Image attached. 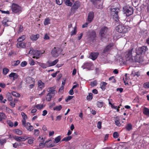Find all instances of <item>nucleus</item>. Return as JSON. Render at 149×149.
Masks as SVG:
<instances>
[{"mask_svg":"<svg viewBox=\"0 0 149 149\" xmlns=\"http://www.w3.org/2000/svg\"><path fill=\"white\" fill-rule=\"evenodd\" d=\"M144 114L146 116L149 115V109L146 107H145L143 111Z\"/></svg>","mask_w":149,"mask_h":149,"instance_id":"obj_28","label":"nucleus"},{"mask_svg":"<svg viewBox=\"0 0 149 149\" xmlns=\"http://www.w3.org/2000/svg\"><path fill=\"white\" fill-rule=\"evenodd\" d=\"M7 96L8 100L10 101H12L13 100V98L11 95L9 94V95H7Z\"/></svg>","mask_w":149,"mask_h":149,"instance_id":"obj_57","label":"nucleus"},{"mask_svg":"<svg viewBox=\"0 0 149 149\" xmlns=\"http://www.w3.org/2000/svg\"><path fill=\"white\" fill-rule=\"evenodd\" d=\"M109 31V28L106 26H103L101 28L99 35L101 38V39L107 37L108 35Z\"/></svg>","mask_w":149,"mask_h":149,"instance_id":"obj_1","label":"nucleus"},{"mask_svg":"<svg viewBox=\"0 0 149 149\" xmlns=\"http://www.w3.org/2000/svg\"><path fill=\"white\" fill-rule=\"evenodd\" d=\"M19 146V145L17 143H15L13 144V146L14 148H17Z\"/></svg>","mask_w":149,"mask_h":149,"instance_id":"obj_63","label":"nucleus"},{"mask_svg":"<svg viewBox=\"0 0 149 149\" xmlns=\"http://www.w3.org/2000/svg\"><path fill=\"white\" fill-rule=\"evenodd\" d=\"M9 71V70L6 68H4L3 69V73L4 75H6Z\"/></svg>","mask_w":149,"mask_h":149,"instance_id":"obj_41","label":"nucleus"},{"mask_svg":"<svg viewBox=\"0 0 149 149\" xmlns=\"http://www.w3.org/2000/svg\"><path fill=\"white\" fill-rule=\"evenodd\" d=\"M43 53H42L40 51L33 50L32 48L31 49L29 53V54H32L33 55V56L32 57L33 58L36 59L39 58L40 54Z\"/></svg>","mask_w":149,"mask_h":149,"instance_id":"obj_4","label":"nucleus"},{"mask_svg":"<svg viewBox=\"0 0 149 149\" xmlns=\"http://www.w3.org/2000/svg\"><path fill=\"white\" fill-rule=\"evenodd\" d=\"M13 138L16 141L18 142H20V137L18 136H15L13 137Z\"/></svg>","mask_w":149,"mask_h":149,"instance_id":"obj_52","label":"nucleus"},{"mask_svg":"<svg viewBox=\"0 0 149 149\" xmlns=\"http://www.w3.org/2000/svg\"><path fill=\"white\" fill-rule=\"evenodd\" d=\"M61 136H59L56 137L54 140L53 142L54 143H58L61 140Z\"/></svg>","mask_w":149,"mask_h":149,"instance_id":"obj_27","label":"nucleus"},{"mask_svg":"<svg viewBox=\"0 0 149 149\" xmlns=\"http://www.w3.org/2000/svg\"><path fill=\"white\" fill-rule=\"evenodd\" d=\"M39 37L38 34L36 35H32L30 37L31 39L33 41L36 40Z\"/></svg>","mask_w":149,"mask_h":149,"instance_id":"obj_20","label":"nucleus"},{"mask_svg":"<svg viewBox=\"0 0 149 149\" xmlns=\"http://www.w3.org/2000/svg\"><path fill=\"white\" fill-rule=\"evenodd\" d=\"M147 49V47L146 46H143L138 48V50L136 51L137 54L139 55L144 53Z\"/></svg>","mask_w":149,"mask_h":149,"instance_id":"obj_11","label":"nucleus"},{"mask_svg":"<svg viewBox=\"0 0 149 149\" xmlns=\"http://www.w3.org/2000/svg\"><path fill=\"white\" fill-rule=\"evenodd\" d=\"M11 8L13 12L15 13H17L21 11V8L19 5L13 3L12 6Z\"/></svg>","mask_w":149,"mask_h":149,"instance_id":"obj_9","label":"nucleus"},{"mask_svg":"<svg viewBox=\"0 0 149 149\" xmlns=\"http://www.w3.org/2000/svg\"><path fill=\"white\" fill-rule=\"evenodd\" d=\"M126 129L128 131H130L132 129V125L130 123L127 124Z\"/></svg>","mask_w":149,"mask_h":149,"instance_id":"obj_29","label":"nucleus"},{"mask_svg":"<svg viewBox=\"0 0 149 149\" xmlns=\"http://www.w3.org/2000/svg\"><path fill=\"white\" fill-rule=\"evenodd\" d=\"M55 88L53 87L50 88H49V91H48L49 93L47 94L46 96V100L48 101H50L51 100L52 98L55 94Z\"/></svg>","mask_w":149,"mask_h":149,"instance_id":"obj_3","label":"nucleus"},{"mask_svg":"<svg viewBox=\"0 0 149 149\" xmlns=\"http://www.w3.org/2000/svg\"><path fill=\"white\" fill-rule=\"evenodd\" d=\"M40 133V131L39 130H35L34 131V134L36 136H38Z\"/></svg>","mask_w":149,"mask_h":149,"instance_id":"obj_47","label":"nucleus"},{"mask_svg":"<svg viewBox=\"0 0 149 149\" xmlns=\"http://www.w3.org/2000/svg\"><path fill=\"white\" fill-rule=\"evenodd\" d=\"M131 75L132 76L135 77L136 76V77H139L140 75V74L139 72H134L132 71Z\"/></svg>","mask_w":149,"mask_h":149,"instance_id":"obj_36","label":"nucleus"},{"mask_svg":"<svg viewBox=\"0 0 149 149\" xmlns=\"http://www.w3.org/2000/svg\"><path fill=\"white\" fill-rule=\"evenodd\" d=\"M12 94L16 97H19L20 96V94L19 93L14 91L12 92Z\"/></svg>","mask_w":149,"mask_h":149,"instance_id":"obj_43","label":"nucleus"},{"mask_svg":"<svg viewBox=\"0 0 149 149\" xmlns=\"http://www.w3.org/2000/svg\"><path fill=\"white\" fill-rule=\"evenodd\" d=\"M106 84H102L101 86V88L103 91H104L106 88Z\"/></svg>","mask_w":149,"mask_h":149,"instance_id":"obj_61","label":"nucleus"},{"mask_svg":"<svg viewBox=\"0 0 149 149\" xmlns=\"http://www.w3.org/2000/svg\"><path fill=\"white\" fill-rule=\"evenodd\" d=\"M59 72V71H57L55 73H53L52 74V76L53 77H55L57 75V74Z\"/></svg>","mask_w":149,"mask_h":149,"instance_id":"obj_62","label":"nucleus"},{"mask_svg":"<svg viewBox=\"0 0 149 149\" xmlns=\"http://www.w3.org/2000/svg\"><path fill=\"white\" fill-rule=\"evenodd\" d=\"M69 93L70 95H73L74 93L73 90L71 88L70 90L69 91Z\"/></svg>","mask_w":149,"mask_h":149,"instance_id":"obj_64","label":"nucleus"},{"mask_svg":"<svg viewBox=\"0 0 149 149\" xmlns=\"http://www.w3.org/2000/svg\"><path fill=\"white\" fill-rule=\"evenodd\" d=\"M90 1L95 6L96 5L97 3L98 2H99L100 1L99 0H90Z\"/></svg>","mask_w":149,"mask_h":149,"instance_id":"obj_48","label":"nucleus"},{"mask_svg":"<svg viewBox=\"0 0 149 149\" xmlns=\"http://www.w3.org/2000/svg\"><path fill=\"white\" fill-rule=\"evenodd\" d=\"M116 29L118 32L120 33H124L127 31L125 27L122 24L119 25L116 27Z\"/></svg>","mask_w":149,"mask_h":149,"instance_id":"obj_7","label":"nucleus"},{"mask_svg":"<svg viewBox=\"0 0 149 149\" xmlns=\"http://www.w3.org/2000/svg\"><path fill=\"white\" fill-rule=\"evenodd\" d=\"M57 4L59 5H61L62 3V0H56Z\"/></svg>","mask_w":149,"mask_h":149,"instance_id":"obj_60","label":"nucleus"},{"mask_svg":"<svg viewBox=\"0 0 149 149\" xmlns=\"http://www.w3.org/2000/svg\"><path fill=\"white\" fill-rule=\"evenodd\" d=\"M7 140L5 139L0 138V144L1 146L4 145L6 142Z\"/></svg>","mask_w":149,"mask_h":149,"instance_id":"obj_31","label":"nucleus"},{"mask_svg":"<svg viewBox=\"0 0 149 149\" xmlns=\"http://www.w3.org/2000/svg\"><path fill=\"white\" fill-rule=\"evenodd\" d=\"M72 138V137L71 136H68L67 137L64 138L62 140V141H67L70 140Z\"/></svg>","mask_w":149,"mask_h":149,"instance_id":"obj_40","label":"nucleus"},{"mask_svg":"<svg viewBox=\"0 0 149 149\" xmlns=\"http://www.w3.org/2000/svg\"><path fill=\"white\" fill-rule=\"evenodd\" d=\"M39 138L40 139H41V137L39 136ZM40 143L39 144V146L41 148L43 147L44 146H45V143L44 142V140L43 138L42 137L41 139H40Z\"/></svg>","mask_w":149,"mask_h":149,"instance_id":"obj_22","label":"nucleus"},{"mask_svg":"<svg viewBox=\"0 0 149 149\" xmlns=\"http://www.w3.org/2000/svg\"><path fill=\"white\" fill-rule=\"evenodd\" d=\"M80 6L79 2L77 1L74 2L72 7L71 8V9L72 10H76Z\"/></svg>","mask_w":149,"mask_h":149,"instance_id":"obj_15","label":"nucleus"},{"mask_svg":"<svg viewBox=\"0 0 149 149\" xmlns=\"http://www.w3.org/2000/svg\"><path fill=\"white\" fill-rule=\"evenodd\" d=\"M93 98V95L91 93H89L88 95L86 97V99L87 100H91Z\"/></svg>","mask_w":149,"mask_h":149,"instance_id":"obj_37","label":"nucleus"},{"mask_svg":"<svg viewBox=\"0 0 149 149\" xmlns=\"http://www.w3.org/2000/svg\"><path fill=\"white\" fill-rule=\"evenodd\" d=\"M58 61V59H57L52 62H50L49 61H48L47 62V63L49 64L48 66L50 67L55 65Z\"/></svg>","mask_w":149,"mask_h":149,"instance_id":"obj_19","label":"nucleus"},{"mask_svg":"<svg viewBox=\"0 0 149 149\" xmlns=\"http://www.w3.org/2000/svg\"><path fill=\"white\" fill-rule=\"evenodd\" d=\"M35 107L38 109H42L43 107V105L39 104H38L36 105L35 106Z\"/></svg>","mask_w":149,"mask_h":149,"instance_id":"obj_44","label":"nucleus"},{"mask_svg":"<svg viewBox=\"0 0 149 149\" xmlns=\"http://www.w3.org/2000/svg\"><path fill=\"white\" fill-rule=\"evenodd\" d=\"M133 50V49H132L130 50H129L128 51L127 54L125 56V57L126 58V61H129L131 60V59L132 57V52Z\"/></svg>","mask_w":149,"mask_h":149,"instance_id":"obj_13","label":"nucleus"},{"mask_svg":"<svg viewBox=\"0 0 149 149\" xmlns=\"http://www.w3.org/2000/svg\"><path fill=\"white\" fill-rule=\"evenodd\" d=\"M119 11V9L118 8H112L111 10V15L113 16L114 20L116 22L119 21V17L118 14Z\"/></svg>","mask_w":149,"mask_h":149,"instance_id":"obj_2","label":"nucleus"},{"mask_svg":"<svg viewBox=\"0 0 149 149\" xmlns=\"http://www.w3.org/2000/svg\"><path fill=\"white\" fill-rule=\"evenodd\" d=\"M62 108V107L61 105H60L57 106H56L53 108L54 110H56L57 111H60Z\"/></svg>","mask_w":149,"mask_h":149,"instance_id":"obj_34","label":"nucleus"},{"mask_svg":"<svg viewBox=\"0 0 149 149\" xmlns=\"http://www.w3.org/2000/svg\"><path fill=\"white\" fill-rule=\"evenodd\" d=\"M94 17V13L93 12H90L88 15L87 21L88 23H90L93 20Z\"/></svg>","mask_w":149,"mask_h":149,"instance_id":"obj_12","label":"nucleus"},{"mask_svg":"<svg viewBox=\"0 0 149 149\" xmlns=\"http://www.w3.org/2000/svg\"><path fill=\"white\" fill-rule=\"evenodd\" d=\"M28 141V143L31 144L33 143V138L32 137H29Z\"/></svg>","mask_w":149,"mask_h":149,"instance_id":"obj_39","label":"nucleus"},{"mask_svg":"<svg viewBox=\"0 0 149 149\" xmlns=\"http://www.w3.org/2000/svg\"><path fill=\"white\" fill-rule=\"evenodd\" d=\"M109 81H111V83H115L116 82V81L113 76H112L111 77L109 78Z\"/></svg>","mask_w":149,"mask_h":149,"instance_id":"obj_50","label":"nucleus"},{"mask_svg":"<svg viewBox=\"0 0 149 149\" xmlns=\"http://www.w3.org/2000/svg\"><path fill=\"white\" fill-rule=\"evenodd\" d=\"M38 90L39 91H41L44 87L45 84H38Z\"/></svg>","mask_w":149,"mask_h":149,"instance_id":"obj_42","label":"nucleus"},{"mask_svg":"<svg viewBox=\"0 0 149 149\" xmlns=\"http://www.w3.org/2000/svg\"><path fill=\"white\" fill-rule=\"evenodd\" d=\"M113 44H110L108 45L104 49L103 53H106L108 52L111 49V47L113 46Z\"/></svg>","mask_w":149,"mask_h":149,"instance_id":"obj_16","label":"nucleus"},{"mask_svg":"<svg viewBox=\"0 0 149 149\" xmlns=\"http://www.w3.org/2000/svg\"><path fill=\"white\" fill-rule=\"evenodd\" d=\"M74 97V96H68L65 99V101L66 102H68L71 100Z\"/></svg>","mask_w":149,"mask_h":149,"instance_id":"obj_49","label":"nucleus"},{"mask_svg":"<svg viewBox=\"0 0 149 149\" xmlns=\"http://www.w3.org/2000/svg\"><path fill=\"white\" fill-rule=\"evenodd\" d=\"M21 115L22 117V123L26 122V119L27 118V116L24 113L22 112L21 113Z\"/></svg>","mask_w":149,"mask_h":149,"instance_id":"obj_21","label":"nucleus"},{"mask_svg":"<svg viewBox=\"0 0 149 149\" xmlns=\"http://www.w3.org/2000/svg\"><path fill=\"white\" fill-rule=\"evenodd\" d=\"M8 20L6 21V20L5 19L2 21V24H3L5 26H9V25L7 23V22H8Z\"/></svg>","mask_w":149,"mask_h":149,"instance_id":"obj_53","label":"nucleus"},{"mask_svg":"<svg viewBox=\"0 0 149 149\" xmlns=\"http://www.w3.org/2000/svg\"><path fill=\"white\" fill-rule=\"evenodd\" d=\"M96 36V33L95 31H90L88 34V40L90 41H93Z\"/></svg>","mask_w":149,"mask_h":149,"instance_id":"obj_8","label":"nucleus"},{"mask_svg":"<svg viewBox=\"0 0 149 149\" xmlns=\"http://www.w3.org/2000/svg\"><path fill=\"white\" fill-rule=\"evenodd\" d=\"M104 103L102 102H97V105L99 107H102Z\"/></svg>","mask_w":149,"mask_h":149,"instance_id":"obj_46","label":"nucleus"},{"mask_svg":"<svg viewBox=\"0 0 149 149\" xmlns=\"http://www.w3.org/2000/svg\"><path fill=\"white\" fill-rule=\"evenodd\" d=\"M38 64L43 68H46L48 66L45 63L37 62Z\"/></svg>","mask_w":149,"mask_h":149,"instance_id":"obj_30","label":"nucleus"},{"mask_svg":"<svg viewBox=\"0 0 149 149\" xmlns=\"http://www.w3.org/2000/svg\"><path fill=\"white\" fill-rule=\"evenodd\" d=\"M50 19L48 18H46L44 21V24L45 25H48L50 23Z\"/></svg>","mask_w":149,"mask_h":149,"instance_id":"obj_45","label":"nucleus"},{"mask_svg":"<svg viewBox=\"0 0 149 149\" xmlns=\"http://www.w3.org/2000/svg\"><path fill=\"white\" fill-rule=\"evenodd\" d=\"M115 124L117 126H120L121 125L120 120L118 117H116L115 119Z\"/></svg>","mask_w":149,"mask_h":149,"instance_id":"obj_23","label":"nucleus"},{"mask_svg":"<svg viewBox=\"0 0 149 149\" xmlns=\"http://www.w3.org/2000/svg\"><path fill=\"white\" fill-rule=\"evenodd\" d=\"M20 63V61L19 60H17V61H14V64L13 65L14 66H15L18 65Z\"/></svg>","mask_w":149,"mask_h":149,"instance_id":"obj_56","label":"nucleus"},{"mask_svg":"<svg viewBox=\"0 0 149 149\" xmlns=\"http://www.w3.org/2000/svg\"><path fill=\"white\" fill-rule=\"evenodd\" d=\"M92 65V64L91 62L86 63H85L84 65V68H88L91 67Z\"/></svg>","mask_w":149,"mask_h":149,"instance_id":"obj_24","label":"nucleus"},{"mask_svg":"<svg viewBox=\"0 0 149 149\" xmlns=\"http://www.w3.org/2000/svg\"><path fill=\"white\" fill-rule=\"evenodd\" d=\"M15 133L19 135H21L22 134V132L19 129H15L14 130Z\"/></svg>","mask_w":149,"mask_h":149,"instance_id":"obj_33","label":"nucleus"},{"mask_svg":"<svg viewBox=\"0 0 149 149\" xmlns=\"http://www.w3.org/2000/svg\"><path fill=\"white\" fill-rule=\"evenodd\" d=\"M77 27L75 26L73 30L71 32L70 35L71 36L74 35H75L76 34L77 32Z\"/></svg>","mask_w":149,"mask_h":149,"instance_id":"obj_38","label":"nucleus"},{"mask_svg":"<svg viewBox=\"0 0 149 149\" xmlns=\"http://www.w3.org/2000/svg\"><path fill=\"white\" fill-rule=\"evenodd\" d=\"M27 64V63L26 61H24L22 62L20 64L21 66L22 67H24Z\"/></svg>","mask_w":149,"mask_h":149,"instance_id":"obj_58","label":"nucleus"},{"mask_svg":"<svg viewBox=\"0 0 149 149\" xmlns=\"http://www.w3.org/2000/svg\"><path fill=\"white\" fill-rule=\"evenodd\" d=\"M127 74H125V77H124L123 78V80L124 81V83L125 84H128L129 83L128 80V78H127Z\"/></svg>","mask_w":149,"mask_h":149,"instance_id":"obj_35","label":"nucleus"},{"mask_svg":"<svg viewBox=\"0 0 149 149\" xmlns=\"http://www.w3.org/2000/svg\"><path fill=\"white\" fill-rule=\"evenodd\" d=\"M113 136L115 139H116L119 136V134L117 132H115L113 133Z\"/></svg>","mask_w":149,"mask_h":149,"instance_id":"obj_51","label":"nucleus"},{"mask_svg":"<svg viewBox=\"0 0 149 149\" xmlns=\"http://www.w3.org/2000/svg\"><path fill=\"white\" fill-rule=\"evenodd\" d=\"M26 43L23 42H18L16 45L17 47L18 48H24L26 47Z\"/></svg>","mask_w":149,"mask_h":149,"instance_id":"obj_17","label":"nucleus"},{"mask_svg":"<svg viewBox=\"0 0 149 149\" xmlns=\"http://www.w3.org/2000/svg\"><path fill=\"white\" fill-rule=\"evenodd\" d=\"M102 122L101 121H99L98 122L97 124V127L99 129H100L101 128V125H102Z\"/></svg>","mask_w":149,"mask_h":149,"instance_id":"obj_59","label":"nucleus"},{"mask_svg":"<svg viewBox=\"0 0 149 149\" xmlns=\"http://www.w3.org/2000/svg\"><path fill=\"white\" fill-rule=\"evenodd\" d=\"M9 77H13V79L15 80L18 78L19 77L18 74L12 72L9 75Z\"/></svg>","mask_w":149,"mask_h":149,"instance_id":"obj_18","label":"nucleus"},{"mask_svg":"<svg viewBox=\"0 0 149 149\" xmlns=\"http://www.w3.org/2000/svg\"><path fill=\"white\" fill-rule=\"evenodd\" d=\"M22 126L25 127L26 129L29 131H31L33 129V127L31 125V124L29 122H24V123H22Z\"/></svg>","mask_w":149,"mask_h":149,"instance_id":"obj_10","label":"nucleus"},{"mask_svg":"<svg viewBox=\"0 0 149 149\" xmlns=\"http://www.w3.org/2000/svg\"><path fill=\"white\" fill-rule=\"evenodd\" d=\"M98 55V53L92 52L91 53L89 58L93 60H95L97 58Z\"/></svg>","mask_w":149,"mask_h":149,"instance_id":"obj_14","label":"nucleus"},{"mask_svg":"<svg viewBox=\"0 0 149 149\" xmlns=\"http://www.w3.org/2000/svg\"><path fill=\"white\" fill-rule=\"evenodd\" d=\"M61 53V50L57 47H54L52 50L51 54L52 56L56 57Z\"/></svg>","mask_w":149,"mask_h":149,"instance_id":"obj_6","label":"nucleus"},{"mask_svg":"<svg viewBox=\"0 0 149 149\" xmlns=\"http://www.w3.org/2000/svg\"><path fill=\"white\" fill-rule=\"evenodd\" d=\"M124 13L126 14L127 16L132 15L133 13V9L129 6H125L123 8Z\"/></svg>","mask_w":149,"mask_h":149,"instance_id":"obj_5","label":"nucleus"},{"mask_svg":"<svg viewBox=\"0 0 149 149\" xmlns=\"http://www.w3.org/2000/svg\"><path fill=\"white\" fill-rule=\"evenodd\" d=\"M65 4L68 6H71L72 3L70 1V0H63Z\"/></svg>","mask_w":149,"mask_h":149,"instance_id":"obj_26","label":"nucleus"},{"mask_svg":"<svg viewBox=\"0 0 149 149\" xmlns=\"http://www.w3.org/2000/svg\"><path fill=\"white\" fill-rule=\"evenodd\" d=\"M65 84H62L61 87H60L59 89V92H62L63 91L64 86Z\"/></svg>","mask_w":149,"mask_h":149,"instance_id":"obj_55","label":"nucleus"},{"mask_svg":"<svg viewBox=\"0 0 149 149\" xmlns=\"http://www.w3.org/2000/svg\"><path fill=\"white\" fill-rule=\"evenodd\" d=\"M20 141H25L27 139H28L29 137H28L26 135H24L22 136H20Z\"/></svg>","mask_w":149,"mask_h":149,"instance_id":"obj_25","label":"nucleus"},{"mask_svg":"<svg viewBox=\"0 0 149 149\" xmlns=\"http://www.w3.org/2000/svg\"><path fill=\"white\" fill-rule=\"evenodd\" d=\"M7 123L10 127H12L13 126V123L10 120H8Z\"/></svg>","mask_w":149,"mask_h":149,"instance_id":"obj_54","label":"nucleus"},{"mask_svg":"<svg viewBox=\"0 0 149 149\" xmlns=\"http://www.w3.org/2000/svg\"><path fill=\"white\" fill-rule=\"evenodd\" d=\"M6 118L5 114L3 113L0 112V121L3 119H5Z\"/></svg>","mask_w":149,"mask_h":149,"instance_id":"obj_32","label":"nucleus"}]
</instances>
